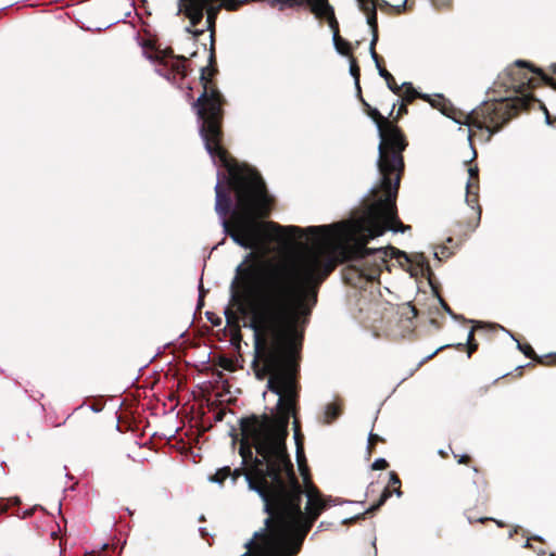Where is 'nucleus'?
<instances>
[{
	"label": "nucleus",
	"mask_w": 556,
	"mask_h": 556,
	"mask_svg": "<svg viewBox=\"0 0 556 556\" xmlns=\"http://www.w3.org/2000/svg\"><path fill=\"white\" fill-rule=\"evenodd\" d=\"M199 534H200L201 539L205 540V541L208 543V545H210V546H212V545H213V543H214V538H213V535L207 531V529H206V528H204V527L199 528Z\"/></svg>",
	"instance_id": "nucleus-29"
},
{
	"label": "nucleus",
	"mask_w": 556,
	"mask_h": 556,
	"mask_svg": "<svg viewBox=\"0 0 556 556\" xmlns=\"http://www.w3.org/2000/svg\"><path fill=\"white\" fill-rule=\"evenodd\" d=\"M230 424V421H228ZM228 435L231 438V445L241 457L240 466L232 469L226 465L218 468L214 473L207 477V480L218 485H224L227 479L230 480L231 485H236L238 479L242 475L243 469V416L237 418V427L229 425Z\"/></svg>",
	"instance_id": "nucleus-6"
},
{
	"label": "nucleus",
	"mask_w": 556,
	"mask_h": 556,
	"mask_svg": "<svg viewBox=\"0 0 556 556\" xmlns=\"http://www.w3.org/2000/svg\"><path fill=\"white\" fill-rule=\"evenodd\" d=\"M473 350H476V346L470 348V350L468 351V354H471Z\"/></svg>",
	"instance_id": "nucleus-57"
},
{
	"label": "nucleus",
	"mask_w": 556,
	"mask_h": 556,
	"mask_svg": "<svg viewBox=\"0 0 556 556\" xmlns=\"http://www.w3.org/2000/svg\"><path fill=\"white\" fill-rule=\"evenodd\" d=\"M441 112H442V114H444V115H446V116H450V114L446 112V109H445V108H442V109H441Z\"/></svg>",
	"instance_id": "nucleus-52"
},
{
	"label": "nucleus",
	"mask_w": 556,
	"mask_h": 556,
	"mask_svg": "<svg viewBox=\"0 0 556 556\" xmlns=\"http://www.w3.org/2000/svg\"><path fill=\"white\" fill-rule=\"evenodd\" d=\"M359 9L366 14V22L371 30V40L369 51L372 61L379 65V58L376 53L375 46L378 41V23H377V9L388 10L389 3L384 0H357Z\"/></svg>",
	"instance_id": "nucleus-8"
},
{
	"label": "nucleus",
	"mask_w": 556,
	"mask_h": 556,
	"mask_svg": "<svg viewBox=\"0 0 556 556\" xmlns=\"http://www.w3.org/2000/svg\"><path fill=\"white\" fill-rule=\"evenodd\" d=\"M386 81H387L388 88H389L391 91H393L394 93H399V92H400V90L403 88V87H402V85H401V86H399V85L395 83V80H394V78H393V77H392V79H390V80H386Z\"/></svg>",
	"instance_id": "nucleus-34"
},
{
	"label": "nucleus",
	"mask_w": 556,
	"mask_h": 556,
	"mask_svg": "<svg viewBox=\"0 0 556 556\" xmlns=\"http://www.w3.org/2000/svg\"><path fill=\"white\" fill-rule=\"evenodd\" d=\"M109 547V543H103L102 544V548L100 552H96V551H86L84 556H106L105 555V551L106 548Z\"/></svg>",
	"instance_id": "nucleus-30"
},
{
	"label": "nucleus",
	"mask_w": 556,
	"mask_h": 556,
	"mask_svg": "<svg viewBox=\"0 0 556 556\" xmlns=\"http://www.w3.org/2000/svg\"><path fill=\"white\" fill-rule=\"evenodd\" d=\"M473 350H476V346L470 348V350L468 351V354H471Z\"/></svg>",
	"instance_id": "nucleus-58"
},
{
	"label": "nucleus",
	"mask_w": 556,
	"mask_h": 556,
	"mask_svg": "<svg viewBox=\"0 0 556 556\" xmlns=\"http://www.w3.org/2000/svg\"><path fill=\"white\" fill-rule=\"evenodd\" d=\"M88 407L93 412V413H100L103 410L104 408V402L102 400V397H94L92 403L88 405Z\"/></svg>",
	"instance_id": "nucleus-27"
},
{
	"label": "nucleus",
	"mask_w": 556,
	"mask_h": 556,
	"mask_svg": "<svg viewBox=\"0 0 556 556\" xmlns=\"http://www.w3.org/2000/svg\"><path fill=\"white\" fill-rule=\"evenodd\" d=\"M454 457L457 459L458 464H464V465H467L471 460V457L468 454H462V455L454 454Z\"/></svg>",
	"instance_id": "nucleus-37"
},
{
	"label": "nucleus",
	"mask_w": 556,
	"mask_h": 556,
	"mask_svg": "<svg viewBox=\"0 0 556 556\" xmlns=\"http://www.w3.org/2000/svg\"><path fill=\"white\" fill-rule=\"evenodd\" d=\"M526 105V101L525 100H521V99H517L514 101V109H518L520 106H525Z\"/></svg>",
	"instance_id": "nucleus-41"
},
{
	"label": "nucleus",
	"mask_w": 556,
	"mask_h": 556,
	"mask_svg": "<svg viewBox=\"0 0 556 556\" xmlns=\"http://www.w3.org/2000/svg\"><path fill=\"white\" fill-rule=\"evenodd\" d=\"M389 482L391 484L401 485L402 481L395 471L389 472Z\"/></svg>",
	"instance_id": "nucleus-36"
},
{
	"label": "nucleus",
	"mask_w": 556,
	"mask_h": 556,
	"mask_svg": "<svg viewBox=\"0 0 556 556\" xmlns=\"http://www.w3.org/2000/svg\"><path fill=\"white\" fill-rule=\"evenodd\" d=\"M381 502L382 501L377 500L374 503H371L370 506L364 511V513H366V516L367 515L374 516L375 514H377L383 506V504Z\"/></svg>",
	"instance_id": "nucleus-28"
},
{
	"label": "nucleus",
	"mask_w": 556,
	"mask_h": 556,
	"mask_svg": "<svg viewBox=\"0 0 556 556\" xmlns=\"http://www.w3.org/2000/svg\"><path fill=\"white\" fill-rule=\"evenodd\" d=\"M206 316L214 326H219L222 324V318L217 317L216 319H214L213 313L206 312Z\"/></svg>",
	"instance_id": "nucleus-40"
},
{
	"label": "nucleus",
	"mask_w": 556,
	"mask_h": 556,
	"mask_svg": "<svg viewBox=\"0 0 556 556\" xmlns=\"http://www.w3.org/2000/svg\"><path fill=\"white\" fill-rule=\"evenodd\" d=\"M405 4H406V0H403L402 5H399L397 8H404V7H405Z\"/></svg>",
	"instance_id": "nucleus-61"
},
{
	"label": "nucleus",
	"mask_w": 556,
	"mask_h": 556,
	"mask_svg": "<svg viewBox=\"0 0 556 556\" xmlns=\"http://www.w3.org/2000/svg\"><path fill=\"white\" fill-rule=\"evenodd\" d=\"M214 384H194V389L192 390V394L194 396H204L206 392H208L210 387H213Z\"/></svg>",
	"instance_id": "nucleus-24"
},
{
	"label": "nucleus",
	"mask_w": 556,
	"mask_h": 556,
	"mask_svg": "<svg viewBox=\"0 0 556 556\" xmlns=\"http://www.w3.org/2000/svg\"><path fill=\"white\" fill-rule=\"evenodd\" d=\"M522 547H526V548H532L538 555H545L546 552L542 548V546H539V547H534L533 545H531L530 543V539H527L526 542L523 543Z\"/></svg>",
	"instance_id": "nucleus-32"
},
{
	"label": "nucleus",
	"mask_w": 556,
	"mask_h": 556,
	"mask_svg": "<svg viewBox=\"0 0 556 556\" xmlns=\"http://www.w3.org/2000/svg\"><path fill=\"white\" fill-rule=\"evenodd\" d=\"M467 518H468V521H469L470 523H473V522H481V523H484V522H486V521H494V522L497 525V527H498V528H503V527H505L504 521L498 520V519H495V518H493V517H479V518H477V519H473L471 516H468Z\"/></svg>",
	"instance_id": "nucleus-20"
},
{
	"label": "nucleus",
	"mask_w": 556,
	"mask_h": 556,
	"mask_svg": "<svg viewBox=\"0 0 556 556\" xmlns=\"http://www.w3.org/2000/svg\"><path fill=\"white\" fill-rule=\"evenodd\" d=\"M391 495L392 492L388 488H384L378 500L382 501L381 503L384 505L387 501L391 497Z\"/></svg>",
	"instance_id": "nucleus-38"
},
{
	"label": "nucleus",
	"mask_w": 556,
	"mask_h": 556,
	"mask_svg": "<svg viewBox=\"0 0 556 556\" xmlns=\"http://www.w3.org/2000/svg\"><path fill=\"white\" fill-rule=\"evenodd\" d=\"M473 350H476V346L470 348V350L468 351V354H471Z\"/></svg>",
	"instance_id": "nucleus-60"
},
{
	"label": "nucleus",
	"mask_w": 556,
	"mask_h": 556,
	"mask_svg": "<svg viewBox=\"0 0 556 556\" xmlns=\"http://www.w3.org/2000/svg\"><path fill=\"white\" fill-rule=\"evenodd\" d=\"M333 30V45L338 53L346 55L349 53V43L342 40L338 33V26L336 28H331Z\"/></svg>",
	"instance_id": "nucleus-16"
},
{
	"label": "nucleus",
	"mask_w": 556,
	"mask_h": 556,
	"mask_svg": "<svg viewBox=\"0 0 556 556\" xmlns=\"http://www.w3.org/2000/svg\"><path fill=\"white\" fill-rule=\"evenodd\" d=\"M528 66L525 61H516L517 68H509L507 75L511 76L510 87L514 89H521L531 83L532 77L529 73H521V67Z\"/></svg>",
	"instance_id": "nucleus-13"
},
{
	"label": "nucleus",
	"mask_w": 556,
	"mask_h": 556,
	"mask_svg": "<svg viewBox=\"0 0 556 556\" xmlns=\"http://www.w3.org/2000/svg\"><path fill=\"white\" fill-rule=\"evenodd\" d=\"M139 386H140V384H130V387H139ZM142 386H143V387H150L149 389H150L151 391H153V390H154V387H155L156 384L151 383V384H142Z\"/></svg>",
	"instance_id": "nucleus-43"
},
{
	"label": "nucleus",
	"mask_w": 556,
	"mask_h": 556,
	"mask_svg": "<svg viewBox=\"0 0 556 556\" xmlns=\"http://www.w3.org/2000/svg\"><path fill=\"white\" fill-rule=\"evenodd\" d=\"M376 67L378 70L379 75L383 77L386 80L392 79L393 76L387 70L382 68L380 64L376 65Z\"/></svg>",
	"instance_id": "nucleus-39"
},
{
	"label": "nucleus",
	"mask_w": 556,
	"mask_h": 556,
	"mask_svg": "<svg viewBox=\"0 0 556 556\" xmlns=\"http://www.w3.org/2000/svg\"><path fill=\"white\" fill-rule=\"evenodd\" d=\"M219 366L223 370L235 372L242 368L241 361L236 356L224 355L219 358Z\"/></svg>",
	"instance_id": "nucleus-15"
},
{
	"label": "nucleus",
	"mask_w": 556,
	"mask_h": 556,
	"mask_svg": "<svg viewBox=\"0 0 556 556\" xmlns=\"http://www.w3.org/2000/svg\"><path fill=\"white\" fill-rule=\"evenodd\" d=\"M371 545L375 547V556H377V549H376V539L371 542Z\"/></svg>",
	"instance_id": "nucleus-51"
},
{
	"label": "nucleus",
	"mask_w": 556,
	"mask_h": 556,
	"mask_svg": "<svg viewBox=\"0 0 556 556\" xmlns=\"http://www.w3.org/2000/svg\"><path fill=\"white\" fill-rule=\"evenodd\" d=\"M226 328L230 336V342L240 353L242 340L240 318L243 316V261L236 267V274L230 285L229 303L224 309Z\"/></svg>",
	"instance_id": "nucleus-5"
},
{
	"label": "nucleus",
	"mask_w": 556,
	"mask_h": 556,
	"mask_svg": "<svg viewBox=\"0 0 556 556\" xmlns=\"http://www.w3.org/2000/svg\"><path fill=\"white\" fill-rule=\"evenodd\" d=\"M24 392H25L26 394H28V396H29L30 399H33L34 401H38V400H40L41 397H43V393H42V392H40V391H34L33 389L25 388V389H24Z\"/></svg>",
	"instance_id": "nucleus-31"
},
{
	"label": "nucleus",
	"mask_w": 556,
	"mask_h": 556,
	"mask_svg": "<svg viewBox=\"0 0 556 556\" xmlns=\"http://www.w3.org/2000/svg\"><path fill=\"white\" fill-rule=\"evenodd\" d=\"M472 483L476 485L478 490L477 502L481 504L486 503L489 496L488 494H484V491L486 489L488 482L485 480H482L481 482H479L478 480H473Z\"/></svg>",
	"instance_id": "nucleus-18"
},
{
	"label": "nucleus",
	"mask_w": 556,
	"mask_h": 556,
	"mask_svg": "<svg viewBox=\"0 0 556 556\" xmlns=\"http://www.w3.org/2000/svg\"><path fill=\"white\" fill-rule=\"evenodd\" d=\"M207 291L203 288L202 281L199 285V300H198V309H200L204 304V296Z\"/></svg>",
	"instance_id": "nucleus-33"
},
{
	"label": "nucleus",
	"mask_w": 556,
	"mask_h": 556,
	"mask_svg": "<svg viewBox=\"0 0 556 556\" xmlns=\"http://www.w3.org/2000/svg\"><path fill=\"white\" fill-rule=\"evenodd\" d=\"M469 179L466 182V191L467 195L470 193L471 188V179L478 177V167H469L468 168ZM467 202L469 203V198H466Z\"/></svg>",
	"instance_id": "nucleus-22"
},
{
	"label": "nucleus",
	"mask_w": 556,
	"mask_h": 556,
	"mask_svg": "<svg viewBox=\"0 0 556 556\" xmlns=\"http://www.w3.org/2000/svg\"><path fill=\"white\" fill-rule=\"evenodd\" d=\"M508 106V103L504 101L486 103L481 110V114L484 116V121H478L473 117H468V125L478 129L485 128L491 137L494 132L498 131L501 126L497 123L498 113Z\"/></svg>",
	"instance_id": "nucleus-9"
},
{
	"label": "nucleus",
	"mask_w": 556,
	"mask_h": 556,
	"mask_svg": "<svg viewBox=\"0 0 556 556\" xmlns=\"http://www.w3.org/2000/svg\"><path fill=\"white\" fill-rule=\"evenodd\" d=\"M0 467L2 468V470H3L4 475H7V473H8V465H7V462L1 460V462H0Z\"/></svg>",
	"instance_id": "nucleus-42"
},
{
	"label": "nucleus",
	"mask_w": 556,
	"mask_h": 556,
	"mask_svg": "<svg viewBox=\"0 0 556 556\" xmlns=\"http://www.w3.org/2000/svg\"><path fill=\"white\" fill-rule=\"evenodd\" d=\"M402 87L404 88V94H403V97L405 98V100H406V101H412V100H414L415 98H418V97H420V98H422V99H425V100H428V99H429V97H428L427 94H420V93H418V92L414 89V87H413V85H412L410 83H403V84H402Z\"/></svg>",
	"instance_id": "nucleus-17"
},
{
	"label": "nucleus",
	"mask_w": 556,
	"mask_h": 556,
	"mask_svg": "<svg viewBox=\"0 0 556 556\" xmlns=\"http://www.w3.org/2000/svg\"><path fill=\"white\" fill-rule=\"evenodd\" d=\"M130 529H131V526L128 523V525H127V532H126V535H125L124 540H123V541L119 543V545H118V549H117V554H116V556H121V555H122L123 549H124V547H125V545H126V543H127V535H128V533H129Z\"/></svg>",
	"instance_id": "nucleus-35"
},
{
	"label": "nucleus",
	"mask_w": 556,
	"mask_h": 556,
	"mask_svg": "<svg viewBox=\"0 0 556 556\" xmlns=\"http://www.w3.org/2000/svg\"><path fill=\"white\" fill-rule=\"evenodd\" d=\"M125 509H126V511H127L129 515H132V514H134V511H132V510H130L129 508H125Z\"/></svg>",
	"instance_id": "nucleus-56"
},
{
	"label": "nucleus",
	"mask_w": 556,
	"mask_h": 556,
	"mask_svg": "<svg viewBox=\"0 0 556 556\" xmlns=\"http://www.w3.org/2000/svg\"><path fill=\"white\" fill-rule=\"evenodd\" d=\"M83 406H84V405H80V406L76 407V408L74 409V412L81 409V408H83Z\"/></svg>",
	"instance_id": "nucleus-63"
},
{
	"label": "nucleus",
	"mask_w": 556,
	"mask_h": 556,
	"mask_svg": "<svg viewBox=\"0 0 556 556\" xmlns=\"http://www.w3.org/2000/svg\"><path fill=\"white\" fill-rule=\"evenodd\" d=\"M280 5V9L285 7H300L304 3H308L312 12L317 17H326L328 20L330 28L337 27V20L334 16L333 8L329 4L328 0H274Z\"/></svg>",
	"instance_id": "nucleus-10"
},
{
	"label": "nucleus",
	"mask_w": 556,
	"mask_h": 556,
	"mask_svg": "<svg viewBox=\"0 0 556 556\" xmlns=\"http://www.w3.org/2000/svg\"><path fill=\"white\" fill-rule=\"evenodd\" d=\"M473 350H476V346L470 348V350L468 351V354H471Z\"/></svg>",
	"instance_id": "nucleus-59"
},
{
	"label": "nucleus",
	"mask_w": 556,
	"mask_h": 556,
	"mask_svg": "<svg viewBox=\"0 0 556 556\" xmlns=\"http://www.w3.org/2000/svg\"><path fill=\"white\" fill-rule=\"evenodd\" d=\"M265 386L266 408H276L285 420L275 431L266 417L245 415V483L258 494L268 514L264 527L245 541V556H298L324 510L333 505H364V501L303 492L286 445L289 418L299 408L301 384Z\"/></svg>",
	"instance_id": "nucleus-2"
},
{
	"label": "nucleus",
	"mask_w": 556,
	"mask_h": 556,
	"mask_svg": "<svg viewBox=\"0 0 556 556\" xmlns=\"http://www.w3.org/2000/svg\"><path fill=\"white\" fill-rule=\"evenodd\" d=\"M441 303H442L443 308H444V309H445L450 315H453V314H452L451 308H450V307H448V306H447V305H446L442 300H441Z\"/></svg>",
	"instance_id": "nucleus-47"
},
{
	"label": "nucleus",
	"mask_w": 556,
	"mask_h": 556,
	"mask_svg": "<svg viewBox=\"0 0 556 556\" xmlns=\"http://www.w3.org/2000/svg\"><path fill=\"white\" fill-rule=\"evenodd\" d=\"M472 336H473V331H472V330H470V331H469V333H468V336H467V341H468V342H470V341H471Z\"/></svg>",
	"instance_id": "nucleus-49"
},
{
	"label": "nucleus",
	"mask_w": 556,
	"mask_h": 556,
	"mask_svg": "<svg viewBox=\"0 0 556 556\" xmlns=\"http://www.w3.org/2000/svg\"><path fill=\"white\" fill-rule=\"evenodd\" d=\"M370 492H375V490H374V482H371V483L367 486L366 496H367Z\"/></svg>",
	"instance_id": "nucleus-45"
},
{
	"label": "nucleus",
	"mask_w": 556,
	"mask_h": 556,
	"mask_svg": "<svg viewBox=\"0 0 556 556\" xmlns=\"http://www.w3.org/2000/svg\"><path fill=\"white\" fill-rule=\"evenodd\" d=\"M370 467L372 470H383L389 467V463L386 458L379 457L374 460Z\"/></svg>",
	"instance_id": "nucleus-26"
},
{
	"label": "nucleus",
	"mask_w": 556,
	"mask_h": 556,
	"mask_svg": "<svg viewBox=\"0 0 556 556\" xmlns=\"http://www.w3.org/2000/svg\"><path fill=\"white\" fill-rule=\"evenodd\" d=\"M199 521H200V522L205 521V517H204V515H201V516L199 517Z\"/></svg>",
	"instance_id": "nucleus-53"
},
{
	"label": "nucleus",
	"mask_w": 556,
	"mask_h": 556,
	"mask_svg": "<svg viewBox=\"0 0 556 556\" xmlns=\"http://www.w3.org/2000/svg\"><path fill=\"white\" fill-rule=\"evenodd\" d=\"M369 116L376 122L380 142L377 166L380 174V188L383 192L394 193L395 178L404 168L402 152L406 143L397 127L387 121L377 109H370Z\"/></svg>",
	"instance_id": "nucleus-4"
},
{
	"label": "nucleus",
	"mask_w": 556,
	"mask_h": 556,
	"mask_svg": "<svg viewBox=\"0 0 556 556\" xmlns=\"http://www.w3.org/2000/svg\"><path fill=\"white\" fill-rule=\"evenodd\" d=\"M155 64V72L166 78L168 81L175 83L177 77L180 79L186 76L187 59L185 56H176L172 51L157 50L149 56Z\"/></svg>",
	"instance_id": "nucleus-7"
},
{
	"label": "nucleus",
	"mask_w": 556,
	"mask_h": 556,
	"mask_svg": "<svg viewBox=\"0 0 556 556\" xmlns=\"http://www.w3.org/2000/svg\"><path fill=\"white\" fill-rule=\"evenodd\" d=\"M548 556H556V554L555 553H551Z\"/></svg>",
	"instance_id": "nucleus-64"
},
{
	"label": "nucleus",
	"mask_w": 556,
	"mask_h": 556,
	"mask_svg": "<svg viewBox=\"0 0 556 556\" xmlns=\"http://www.w3.org/2000/svg\"><path fill=\"white\" fill-rule=\"evenodd\" d=\"M200 80L203 91L193 103V109L205 150L217 167L215 211L225 235L243 248V165L220 144L223 98L206 78L205 68L201 70Z\"/></svg>",
	"instance_id": "nucleus-3"
},
{
	"label": "nucleus",
	"mask_w": 556,
	"mask_h": 556,
	"mask_svg": "<svg viewBox=\"0 0 556 556\" xmlns=\"http://www.w3.org/2000/svg\"><path fill=\"white\" fill-rule=\"evenodd\" d=\"M293 439H294L295 446H296L295 454H296V460L299 464V470H302V462L306 460L305 450H304V434L301 432L300 429H298L295 420H294Z\"/></svg>",
	"instance_id": "nucleus-14"
},
{
	"label": "nucleus",
	"mask_w": 556,
	"mask_h": 556,
	"mask_svg": "<svg viewBox=\"0 0 556 556\" xmlns=\"http://www.w3.org/2000/svg\"><path fill=\"white\" fill-rule=\"evenodd\" d=\"M394 193L384 192L357 217L331 226H280L263 220L269 215L273 197L261 174L245 163V318L254 337L252 368L258 380L295 382L302 340V317L316 302L314 286L348 262L359 277L378 279L388 258L415 264L410 276L430 273L422 253L409 256L391 245L368 249L367 242L387 229L405 232L396 216ZM305 323V319L303 320Z\"/></svg>",
	"instance_id": "nucleus-1"
},
{
	"label": "nucleus",
	"mask_w": 556,
	"mask_h": 556,
	"mask_svg": "<svg viewBox=\"0 0 556 556\" xmlns=\"http://www.w3.org/2000/svg\"><path fill=\"white\" fill-rule=\"evenodd\" d=\"M366 518V513H358L354 516H351V517H348V518H344L341 523L343 526H350V525H353L357 521H361V520H364Z\"/></svg>",
	"instance_id": "nucleus-21"
},
{
	"label": "nucleus",
	"mask_w": 556,
	"mask_h": 556,
	"mask_svg": "<svg viewBox=\"0 0 556 556\" xmlns=\"http://www.w3.org/2000/svg\"><path fill=\"white\" fill-rule=\"evenodd\" d=\"M532 539L535 540V541H539L541 543H545L544 539L542 536H540V535H534Z\"/></svg>",
	"instance_id": "nucleus-48"
},
{
	"label": "nucleus",
	"mask_w": 556,
	"mask_h": 556,
	"mask_svg": "<svg viewBox=\"0 0 556 556\" xmlns=\"http://www.w3.org/2000/svg\"><path fill=\"white\" fill-rule=\"evenodd\" d=\"M501 329L505 331L503 327H501ZM506 332L517 342V348L521 352H523L526 356L530 357L534 353L530 345H522L518 340L515 339V337L509 331L506 330Z\"/></svg>",
	"instance_id": "nucleus-23"
},
{
	"label": "nucleus",
	"mask_w": 556,
	"mask_h": 556,
	"mask_svg": "<svg viewBox=\"0 0 556 556\" xmlns=\"http://www.w3.org/2000/svg\"><path fill=\"white\" fill-rule=\"evenodd\" d=\"M403 111H405V108H404V105H401V106H400V110H399V113H401V112H403Z\"/></svg>",
	"instance_id": "nucleus-55"
},
{
	"label": "nucleus",
	"mask_w": 556,
	"mask_h": 556,
	"mask_svg": "<svg viewBox=\"0 0 556 556\" xmlns=\"http://www.w3.org/2000/svg\"><path fill=\"white\" fill-rule=\"evenodd\" d=\"M350 74L354 78V83H355V86H356L357 90L361 91V88H359V68H358V66L356 64V61L354 59H352L351 62H350Z\"/></svg>",
	"instance_id": "nucleus-19"
},
{
	"label": "nucleus",
	"mask_w": 556,
	"mask_h": 556,
	"mask_svg": "<svg viewBox=\"0 0 556 556\" xmlns=\"http://www.w3.org/2000/svg\"><path fill=\"white\" fill-rule=\"evenodd\" d=\"M22 500L20 496L14 495L10 497H0V515L12 511L14 515L18 516L22 519L29 518L33 513L37 509H42L43 507L40 505H35L31 508H27L20 514Z\"/></svg>",
	"instance_id": "nucleus-11"
},
{
	"label": "nucleus",
	"mask_w": 556,
	"mask_h": 556,
	"mask_svg": "<svg viewBox=\"0 0 556 556\" xmlns=\"http://www.w3.org/2000/svg\"><path fill=\"white\" fill-rule=\"evenodd\" d=\"M546 123H547V124H551V118H549V115H548V113H547V112H546Z\"/></svg>",
	"instance_id": "nucleus-54"
},
{
	"label": "nucleus",
	"mask_w": 556,
	"mask_h": 556,
	"mask_svg": "<svg viewBox=\"0 0 556 556\" xmlns=\"http://www.w3.org/2000/svg\"><path fill=\"white\" fill-rule=\"evenodd\" d=\"M384 439L377 434V433H374L372 430L369 432V435H368V444H367V451L368 453L371 452V448H374V443L375 442H383Z\"/></svg>",
	"instance_id": "nucleus-25"
},
{
	"label": "nucleus",
	"mask_w": 556,
	"mask_h": 556,
	"mask_svg": "<svg viewBox=\"0 0 556 556\" xmlns=\"http://www.w3.org/2000/svg\"><path fill=\"white\" fill-rule=\"evenodd\" d=\"M438 454H439L441 457H447V456H448L447 452H446V451H444L443 448H440V450L438 451Z\"/></svg>",
	"instance_id": "nucleus-44"
},
{
	"label": "nucleus",
	"mask_w": 556,
	"mask_h": 556,
	"mask_svg": "<svg viewBox=\"0 0 556 556\" xmlns=\"http://www.w3.org/2000/svg\"><path fill=\"white\" fill-rule=\"evenodd\" d=\"M393 493L395 494L396 497H402L403 496V491L401 489L394 490Z\"/></svg>",
	"instance_id": "nucleus-46"
},
{
	"label": "nucleus",
	"mask_w": 556,
	"mask_h": 556,
	"mask_svg": "<svg viewBox=\"0 0 556 556\" xmlns=\"http://www.w3.org/2000/svg\"><path fill=\"white\" fill-rule=\"evenodd\" d=\"M343 408L342 400L336 395L332 401L324 405L320 421L325 425L333 424L343 414Z\"/></svg>",
	"instance_id": "nucleus-12"
},
{
	"label": "nucleus",
	"mask_w": 556,
	"mask_h": 556,
	"mask_svg": "<svg viewBox=\"0 0 556 556\" xmlns=\"http://www.w3.org/2000/svg\"><path fill=\"white\" fill-rule=\"evenodd\" d=\"M325 528H326V525H325V522H324V521H321V522L319 523V526H318V530L320 531V530H323V529H325Z\"/></svg>",
	"instance_id": "nucleus-50"
},
{
	"label": "nucleus",
	"mask_w": 556,
	"mask_h": 556,
	"mask_svg": "<svg viewBox=\"0 0 556 556\" xmlns=\"http://www.w3.org/2000/svg\"><path fill=\"white\" fill-rule=\"evenodd\" d=\"M472 469H473V471H475L476 473H478V472L480 471L478 467H473Z\"/></svg>",
	"instance_id": "nucleus-62"
}]
</instances>
